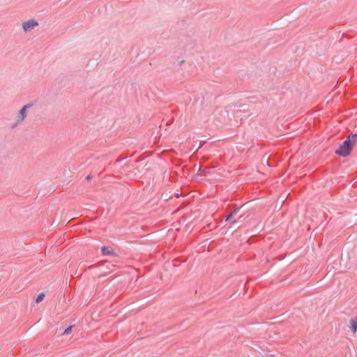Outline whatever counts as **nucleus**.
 <instances>
[{
  "mask_svg": "<svg viewBox=\"0 0 357 357\" xmlns=\"http://www.w3.org/2000/svg\"><path fill=\"white\" fill-rule=\"evenodd\" d=\"M352 145L349 143V139H346L335 151V153L338 155L346 157L349 155Z\"/></svg>",
  "mask_w": 357,
  "mask_h": 357,
  "instance_id": "nucleus-1",
  "label": "nucleus"
},
{
  "mask_svg": "<svg viewBox=\"0 0 357 357\" xmlns=\"http://www.w3.org/2000/svg\"><path fill=\"white\" fill-rule=\"evenodd\" d=\"M33 106V104H27L22 107V108L20 110L19 114L17 119L16 124H20L23 123L26 118L27 116V110Z\"/></svg>",
  "mask_w": 357,
  "mask_h": 357,
  "instance_id": "nucleus-2",
  "label": "nucleus"
},
{
  "mask_svg": "<svg viewBox=\"0 0 357 357\" xmlns=\"http://www.w3.org/2000/svg\"><path fill=\"white\" fill-rule=\"evenodd\" d=\"M37 26H38V23L34 20H28L22 23V29L25 32L34 29Z\"/></svg>",
  "mask_w": 357,
  "mask_h": 357,
  "instance_id": "nucleus-3",
  "label": "nucleus"
},
{
  "mask_svg": "<svg viewBox=\"0 0 357 357\" xmlns=\"http://www.w3.org/2000/svg\"><path fill=\"white\" fill-rule=\"evenodd\" d=\"M350 323H351L350 328H351V331H353L354 333H356V332L357 331V317L351 319Z\"/></svg>",
  "mask_w": 357,
  "mask_h": 357,
  "instance_id": "nucleus-4",
  "label": "nucleus"
},
{
  "mask_svg": "<svg viewBox=\"0 0 357 357\" xmlns=\"http://www.w3.org/2000/svg\"><path fill=\"white\" fill-rule=\"evenodd\" d=\"M102 253L103 255H112L114 254L112 249L106 246L102 248Z\"/></svg>",
  "mask_w": 357,
  "mask_h": 357,
  "instance_id": "nucleus-5",
  "label": "nucleus"
},
{
  "mask_svg": "<svg viewBox=\"0 0 357 357\" xmlns=\"http://www.w3.org/2000/svg\"><path fill=\"white\" fill-rule=\"evenodd\" d=\"M347 139H349V143L351 144L352 142H355L357 139V134L352 133L347 137Z\"/></svg>",
  "mask_w": 357,
  "mask_h": 357,
  "instance_id": "nucleus-6",
  "label": "nucleus"
},
{
  "mask_svg": "<svg viewBox=\"0 0 357 357\" xmlns=\"http://www.w3.org/2000/svg\"><path fill=\"white\" fill-rule=\"evenodd\" d=\"M45 298V294L44 293H40V294L38 295L36 299V302L37 303L41 302Z\"/></svg>",
  "mask_w": 357,
  "mask_h": 357,
  "instance_id": "nucleus-7",
  "label": "nucleus"
},
{
  "mask_svg": "<svg viewBox=\"0 0 357 357\" xmlns=\"http://www.w3.org/2000/svg\"><path fill=\"white\" fill-rule=\"evenodd\" d=\"M238 208H235L232 212H231L227 217H226V219L225 220L226 221H228L232 216L237 211Z\"/></svg>",
  "mask_w": 357,
  "mask_h": 357,
  "instance_id": "nucleus-8",
  "label": "nucleus"
},
{
  "mask_svg": "<svg viewBox=\"0 0 357 357\" xmlns=\"http://www.w3.org/2000/svg\"><path fill=\"white\" fill-rule=\"evenodd\" d=\"M73 326H70L68 328L65 329V331L63 333V335H68L71 333Z\"/></svg>",
  "mask_w": 357,
  "mask_h": 357,
  "instance_id": "nucleus-9",
  "label": "nucleus"
},
{
  "mask_svg": "<svg viewBox=\"0 0 357 357\" xmlns=\"http://www.w3.org/2000/svg\"><path fill=\"white\" fill-rule=\"evenodd\" d=\"M90 178H91V176H90V175H89V176L86 177V179H88V180H89V179H90Z\"/></svg>",
  "mask_w": 357,
  "mask_h": 357,
  "instance_id": "nucleus-10",
  "label": "nucleus"
},
{
  "mask_svg": "<svg viewBox=\"0 0 357 357\" xmlns=\"http://www.w3.org/2000/svg\"><path fill=\"white\" fill-rule=\"evenodd\" d=\"M235 222H236V220H233V221L231 222V224L233 225V224H234Z\"/></svg>",
  "mask_w": 357,
  "mask_h": 357,
  "instance_id": "nucleus-11",
  "label": "nucleus"
}]
</instances>
